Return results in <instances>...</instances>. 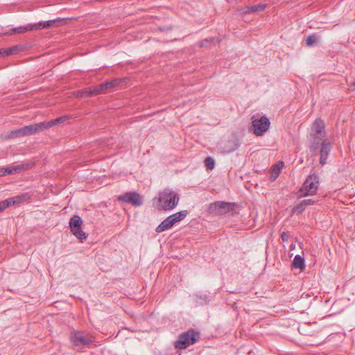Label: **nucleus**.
Wrapping results in <instances>:
<instances>
[{
	"instance_id": "16",
	"label": "nucleus",
	"mask_w": 355,
	"mask_h": 355,
	"mask_svg": "<svg viewBox=\"0 0 355 355\" xmlns=\"http://www.w3.org/2000/svg\"><path fill=\"white\" fill-rule=\"evenodd\" d=\"M32 30H35L34 24H28L26 26H19L17 28H12L9 31V33L10 34H15V33L21 34V33H26L27 31H30Z\"/></svg>"
},
{
	"instance_id": "8",
	"label": "nucleus",
	"mask_w": 355,
	"mask_h": 355,
	"mask_svg": "<svg viewBox=\"0 0 355 355\" xmlns=\"http://www.w3.org/2000/svg\"><path fill=\"white\" fill-rule=\"evenodd\" d=\"M332 149V144L329 139H324L320 144V164L324 166L327 163L328 156Z\"/></svg>"
},
{
	"instance_id": "21",
	"label": "nucleus",
	"mask_w": 355,
	"mask_h": 355,
	"mask_svg": "<svg viewBox=\"0 0 355 355\" xmlns=\"http://www.w3.org/2000/svg\"><path fill=\"white\" fill-rule=\"evenodd\" d=\"M71 232H72V234L79 240L80 241H83L85 239H87V235L86 234L85 232H84L82 229H81V227H76V228H74V229H71Z\"/></svg>"
},
{
	"instance_id": "22",
	"label": "nucleus",
	"mask_w": 355,
	"mask_h": 355,
	"mask_svg": "<svg viewBox=\"0 0 355 355\" xmlns=\"http://www.w3.org/2000/svg\"><path fill=\"white\" fill-rule=\"evenodd\" d=\"M82 224H83V220L78 216H74L69 220L70 229L80 227H81Z\"/></svg>"
},
{
	"instance_id": "28",
	"label": "nucleus",
	"mask_w": 355,
	"mask_h": 355,
	"mask_svg": "<svg viewBox=\"0 0 355 355\" xmlns=\"http://www.w3.org/2000/svg\"><path fill=\"white\" fill-rule=\"evenodd\" d=\"M7 207H8L7 201H6V200L0 202V212L5 210Z\"/></svg>"
},
{
	"instance_id": "5",
	"label": "nucleus",
	"mask_w": 355,
	"mask_h": 355,
	"mask_svg": "<svg viewBox=\"0 0 355 355\" xmlns=\"http://www.w3.org/2000/svg\"><path fill=\"white\" fill-rule=\"evenodd\" d=\"M199 338L198 332L189 329L179 335L178 340L174 343V347L179 349H186L196 343Z\"/></svg>"
},
{
	"instance_id": "10",
	"label": "nucleus",
	"mask_w": 355,
	"mask_h": 355,
	"mask_svg": "<svg viewBox=\"0 0 355 355\" xmlns=\"http://www.w3.org/2000/svg\"><path fill=\"white\" fill-rule=\"evenodd\" d=\"M209 209L211 212L214 211L217 214H223L230 210V204L223 201H217L210 204Z\"/></svg>"
},
{
	"instance_id": "3",
	"label": "nucleus",
	"mask_w": 355,
	"mask_h": 355,
	"mask_svg": "<svg viewBox=\"0 0 355 355\" xmlns=\"http://www.w3.org/2000/svg\"><path fill=\"white\" fill-rule=\"evenodd\" d=\"M67 119V116L58 117L53 120L49 121H43L38 123L31 124L24 126L26 136H30L36 134L40 131L49 129L53 125H56L60 123L65 121Z\"/></svg>"
},
{
	"instance_id": "11",
	"label": "nucleus",
	"mask_w": 355,
	"mask_h": 355,
	"mask_svg": "<svg viewBox=\"0 0 355 355\" xmlns=\"http://www.w3.org/2000/svg\"><path fill=\"white\" fill-rule=\"evenodd\" d=\"M62 21V19H57L45 21H40L39 23L34 24V29H46L51 26H58Z\"/></svg>"
},
{
	"instance_id": "20",
	"label": "nucleus",
	"mask_w": 355,
	"mask_h": 355,
	"mask_svg": "<svg viewBox=\"0 0 355 355\" xmlns=\"http://www.w3.org/2000/svg\"><path fill=\"white\" fill-rule=\"evenodd\" d=\"M292 266L295 268L303 270L305 268L304 259L299 254L294 257Z\"/></svg>"
},
{
	"instance_id": "18",
	"label": "nucleus",
	"mask_w": 355,
	"mask_h": 355,
	"mask_svg": "<svg viewBox=\"0 0 355 355\" xmlns=\"http://www.w3.org/2000/svg\"><path fill=\"white\" fill-rule=\"evenodd\" d=\"M188 214V211L187 210H182L179 212L175 213L172 215H170L171 218L172 219L174 225L182 220Z\"/></svg>"
},
{
	"instance_id": "23",
	"label": "nucleus",
	"mask_w": 355,
	"mask_h": 355,
	"mask_svg": "<svg viewBox=\"0 0 355 355\" xmlns=\"http://www.w3.org/2000/svg\"><path fill=\"white\" fill-rule=\"evenodd\" d=\"M24 196H16L12 198H9L6 199L7 201L8 207H10L12 205L19 204L24 200Z\"/></svg>"
},
{
	"instance_id": "25",
	"label": "nucleus",
	"mask_w": 355,
	"mask_h": 355,
	"mask_svg": "<svg viewBox=\"0 0 355 355\" xmlns=\"http://www.w3.org/2000/svg\"><path fill=\"white\" fill-rule=\"evenodd\" d=\"M205 164L206 166L209 169L214 168L215 164L214 159L210 157H208L205 159Z\"/></svg>"
},
{
	"instance_id": "15",
	"label": "nucleus",
	"mask_w": 355,
	"mask_h": 355,
	"mask_svg": "<svg viewBox=\"0 0 355 355\" xmlns=\"http://www.w3.org/2000/svg\"><path fill=\"white\" fill-rule=\"evenodd\" d=\"M311 140L309 144V149L311 152L315 153L319 148V144L321 141V138L320 136H316L313 134H311Z\"/></svg>"
},
{
	"instance_id": "37",
	"label": "nucleus",
	"mask_w": 355,
	"mask_h": 355,
	"mask_svg": "<svg viewBox=\"0 0 355 355\" xmlns=\"http://www.w3.org/2000/svg\"><path fill=\"white\" fill-rule=\"evenodd\" d=\"M282 240H284V238H286V236H284V234L282 235Z\"/></svg>"
},
{
	"instance_id": "29",
	"label": "nucleus",
	"mask_w": 355,
	"mask_h": 355,
	"mask_svg": "<svg viewBox=\"0 0 355 355\" xmlns=\"http://www.w3.org/2000/svg\"><path fill=\"white\" fill-rule=\"evenodd\" d=\"M8 174V166L0 168V177L4 176Z\"/></svg>"
},
{
	"instance_id": "31",
	"label": "nucleus",
	"mask_w": 355,
	"mask_h": 355,
	"mask_svg": "<svg viewBox=\"0 0 355 355\" xmlns=\"http://www.w3.org/2000/svg\"><path fill=\"white\" fill-rule=\"evenodd\" d=\"M4 55L5 56H8L12 55V51L10 50V48L4 49Z\"/></svg>"
},
{
	"instance_id": "4",
	"label": "nucleus",
	"mask_w": 355,
	"mask_h": 355,
	"mask_svg": "<svg viewBox=\"0 0 355 355\" xmlns=\"http://www.w3.org/2000/svg\"><path fill=\"white\" fill-rule=\"evenodd\" d=\"M319 184L320 182L318 175L315 173L310 174L306 178L302 184V187L299 191V198H303L316 194Z\"/></svg>"
},
{
	"instance_id": "2",
	"label": "nucleus",
	"mask_w": 355,
	"mask_h": 355,
	"mask_svg": "<svg viewBox=\"0 0 355 355\" xmlns=\"http://www.w3.org/2000/svg\"><path fill=\"white\" fill-rule=\"evenodd\" d=\"M121 81L120 79L111 80L94 87L85 88L82 91H79L78 93L81 97H89L100 94H104L108 90L116 87Z\"/></svg>"
},
{
	"instance_id": "24",
	"label": "nucleus",
	"mask_w": 355,
	"mask_h": 355,
	"mask_svg": "<svg viewBox=\"0 0 355 355\" xmlns=\"http://www.w3.org/2000/svg\"><path fill=\"white\" fill-rule=\"evenodd\" d=\"M306 208V207H305L304 202L301 201L299 204L293 208L292 211L293 213L302 214Z\"/></svg>"
},
{
	"instance_id": "35",
	"label": "nucleus",
	"mask_w": 355,
	"mask_h": 355,
	"mask_svg": "<svg viewBox=\"0 0 355 355\" xmlns=\"http://www.w3.org/2000/svg\"><path fill=\"white\" fill-rule=\"evenodd\" d=\"M267 123H268V129L269 128V125H270V121L269 119H268V121H267Z\"/></svg>"
},
{
	"instance_id": "30",
	"label": "nucleus",
	"mask_w": 355,
	"mask_h": 355,
	"mask_svg": "<svg viewBox=\"0 0 355 355\" xmlns=\"http://www.w3.org/2000/svg\"><path fill=\"white\" fill-rule=\"evenodd\" d=\"M19 49H20V46L18 45H15V46L10 47V50L12 51V55L17 53Z\"/></svg>"
},
{
	"instance_id": "34",
	"label": "nucleus",
	"mask_w": 355,
	"mask_h": 355,
	"mask_svg": "<svg viewBox=\"0 0 355 355\" xmlns=\"http://www.w3.org/2000/svg\"><path fill=\"white\" fill-rule=\"evenodd\" d=\"M3 51L4 49H0V55L5 56Z\"/></svg>"
},
{
	"instance_id": "33",
	"label": "nucleus",
	"mask_w": 355,
	"mask_h": 355,
	"mask_svg": "<svg viewBox=\"0 0 355 355\" xmlns=\"http://www.w3.org/2000/svg\"><path fill=\"white\" fill-rule=\"evenodd\" d=\"M257 10H258V7H257V6H252V7L251 8V11H252V12H256Z\"/></svg>"
},
{
	"instance_id": "13",
	"label": "nucleus",
	"mask_w": 355,
	"mask_h": 355,
	"mask_svg": "<svg viewBox=\"0 0 355 355\" xmlns=\"http://www.w3.org/2000/svg\"><path fill=\"white\" fill-rule=\"evenodd\" d=\"M285 166L283 161H278L277 163L273 164L270 170V180L275 181L279 175L282 168Z\"/></svg>"
},
{
	"instance_id": "27",
	"label": "nucleus",
	"mask_w": 355,
	"mask_h": 355,
	"mask_svg": "<svg viewBox=\"0 0 355 355\" xmlns=\"http://www.w3.org/2000/svg\"><path fill=\"white\" fill-rule=\"evenodd\" d=\"M302 202H304L305 207H307L308 206L318 203V201H315L313 199H305L302 200Z\"/></svg>"
},
{
	"instance_id": "17",
	"label": "nucleus",
	"mask_w": 355,
	"mask_h": 355,
	"mask_svg": "<svg viewBox=\"0 0 355 355\" xmlns=\"http://www.w3.org/2000/svg\"><path fill=\"white\" fill-rule=\"evenodd\" d=\"M26 137L24 126L21 128L12 130L10 132H8L7 135H6V137L7 139H14V138H18V137Z\"/></svg>"
},
{
	"instance_id": "36",
	"label": "nucleus",
	"mask_w": 355,
	"mask_h": 355,
	"mask_svg": "<svg viewBox=\"0 0 355 355\" xmlns=\"http://www.w3.org/2000/svg\"><path fill=\"white\" fill-rule=\"evenodd\" d=\"M282 240H284V238H286V236H284V234L282 235Z\"/></svg>"
},
{
	"instance_id": "32",
	"label": "nucleus",
	"mask_w": 355,
	"mask_h": 355,
	"mask_svg": "<svg viewBox=\"0 0 355 355\" xmlns=\"http://www.w3.org/2000/svg\"><path fill=\"white\" fill-rule=\"evenodd\" d=\"M349 88L352 90H355V80L349 84Z\"/></svg>"
},
{
	"instance_id": "19",
	"label": "nucleus",
	"mask_w": 355,
	"mask_h": 355,
	"mask_svg": "<svg viewBox=\"0 0 355 355\" xmlns=\"http://www.w3.org/2000/svg\"><path fill=\"white\" fill-rule=\"evenodd\" d=\"M324 127L325 126H324V121L322 120L318 119L314 121V123L313 125V130L315 131V132L318 135H319L320 136H323L322 132L324 131Z\"/></svg>"
},
{
	"instance_id": "26",
	"label": "nucleus",
	"mask_w": 355,
	"mask_h": 355,
	"mask_svg": "<svg viewBox=\"0 0 355 355\" xmlns=\"http://www.w3.org/2000/svg\"><path fill=\"white\" fill-rule=\"evenodd\" d=\"M316 42V37L314 35H309L306 38V42L308 46L313 45Z\"/></svg>"
},
{
	"instance_id": "9",
	"label": "nucleus",
	"mask_w": 355,
	"mask_h": 355,
	"mask_svg": "<svg viewBox=\"0 0 355 355\" xmlns=\"http://www.w3.org/2000/svg\"><path fill=\"white\" fill-rule=\"evenodd\" d=\"M252 130L257 136H261L266 131V116H262L259 119H254Z\"/></svg>"
},
{
	"instance_id": "14",
	"label": "nucleus",
	"mask_w": 355,
	"mask_h": 355,
	"mask_svg": "<svg viewBox=\"0 0 355 355\" xmlns=\"http://www.w3.org/2000/svg\"><path fill=\"white\" fill-rule=\"evenodd\" d=\"M174 223L170 216L166 218L155 229L156 232L161 233L164 231L171 229Z\"/></svg>"
},
{
	"instance_id": "12",
	"label": "nucleus",
	"mask_w": 355,
	"mask_h": 355,
	"mask_svg": "<svg viewBox=\"0 0 355 355\" xmlns=\"http://www.w3.org/2000/svg\"><path fill=\"white\" fill-rule=\"evenodd\" d=\"M33 164L29 162L8 166V174L19 173L22 171H26L31 168Z\"/></svg>"
},
{
	"instance_id": "1",
	"label": "nucleus",
	"mask_w": 355,
	"mask_h": 355,
	"mask_svg": "<svg viewBox=\"0 0 355 355\" xmlns=\"http://www.w3.org/2000/svg\"><path fill=\"white\" fill-rule=\"evenodd\" d=\"M179 200L178 193L170 189H165L154 198L153 201L157 209L171 211L178 205Z\"/></svg>"
},
{
	"instance_id": "7",
	"label": "nucleus",
	"mask_w": 355,
	"mask_h": 355,
	"mask_svg": "<svg viewBox=\"0 0 355 355\" xmlns=\"http://www.w3.org/2000/svg\"><path fill=\"white\" fill-rule=\"evenodd\" d=\"M118 200L131 204L133 206L139 207L143 204L142 197L136 192H128L118 197Z\"/></svg>"
},
{
	"instance_id": "6",
	"label": "nucleus",
	"mask_w": 355,
	"mask_h": 355,
	"mask_svg": "<svg viewBox=\"0 0 355 355\" xmlns=\"http://www.w3.org/2000/svg\"><path fill=\"white\" fill-rule=\"evenodd\" d=\"M70 340L78 349L87 347L94 341V337L89 334L78 331H74L71 333Z\"/></svg>"
}]
</instances>
